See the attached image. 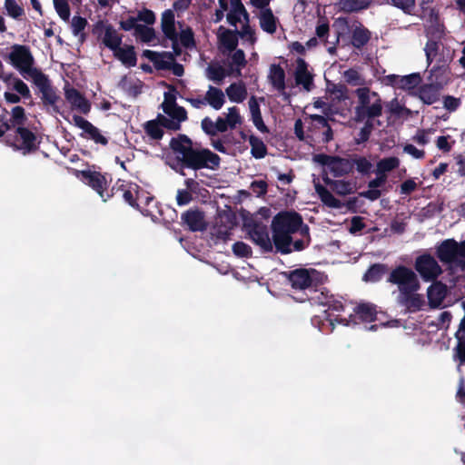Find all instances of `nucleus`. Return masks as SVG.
I'll list each match as a JSON object with an SVG mask.
<instances>
[{"label": "nucleus", "instance_id": "obj_1", "mask_svg": "<svg viewBox=\"0 0 465 465\" xmlns=\"http://www.w3.org/2000/svg\"><path fill=\"white\" fill-rule=\"evenodd\" d=\"M11 64L25 78L32 79L38 93L41 94V101L44 107L51 114H61L59 103H63L58 90L54 87L49 76L41 69L35 67V58L27 45H15L9 54Z\"/></svg>", "mask_w": 465, "mask_h": 465}, {"label": "nucleus", "instance_id": "obj_2", "mask_svg": "<svg viewBox=\"0 0 465 465\" xmlns=\"http://www.w3.org/2000/svg\"><path fill=\"white\" fill-rule=\"evenodd\" d=\"M27 122L25 108L15 106L9 118L11 129L6 135V145L23 155L35 153L40 149L43 139L38 128Z\"/></svg>", "mask_w": 465, "mask_h": 465}, {"label": "nucleus", "instance_id": "obj_3", "mask_svg": "<svg viewBox=\"0 0 465 465\" xmlns=\"http://www.w3.org/2000/svg\"><path fill=\"white\" fill-rule=\"evenodd\" d=\"M172 151L183 168L194 171L208 169L215 171L220 167L221 157L208 148L194 145L186 134H180L173 137L169 143Z\"/></svg>", "mask_w": 465, "mask_h": 465}, {"label": "nucleus", "instance_id": "obj_4", "mask_svg": "<svg viewBox=\"0 0 465 465\" xmlns=\"http://www.w3.org/2000/svg\"><path fill=\"white\" fill-rule=\"evenodd\" d=\"M272 241L277 252L288 254L292 252V234L300 232L302 237L309 238V227L303 223L302 217L294 211L277 213L272 221Z\"/></svg>", "mask_w": 465, "mask_h": 465}, {"label": "nucleus", "instance_id": "obj_5", "mask_svg": "<svg viewBox=\"0 0 465 465\" xmlns=\"http://www.w3.org/2000/svg\"><path fill=\"white\" fill-rule=\"evenodd\" d=\"M358 101L354 107L353 120L356 123L373 122L382 115L383 102L377 92L369 87H360L355 90Z\"/></svg>", "mask_w": 465, "mask_h": 465}, {"label": "nucleus", "instance_id": "obj_6", "mask_svg": "<svg viewBox=\"0 0 465 465\" xmlns=\"http://www.w3.org/2000/svg\"><path fill=\"white\" fill-rule=\"evenodd\" d=\"M437 258L445 264L465 266V240L446 239L436 247Z\"/></svg>", "mask_w": 465, "mask_h": 465}, {"label": "nucleus", "instance_id": "obj_7", "mask_svg": "<svg viewBox=\"0 0 465 465\" xmlns=\"http://www.w3.org/2000/svg\"><path fill=\"white\" fill-rule=\"evenodd\" d=\"M292 288L298 291L312 290L321 283V273L315 269L298 268L282 272Z\"/></svg>", "mask_w": 465, "mask_h": 465}, {"label": "nucleus", "instance_id": "obj_8", "mask_svg": "<svg viewBox=\"0 0 465 465\" xmlns=\"http://www.w3.org/2000/svg\"><path fill=\"white\" fill-rule=\"evenodd\" d=\"M242 227L250 239L258 245L263 252L272 251V244L269 237L267 225L261 220L254 217H246L243 219Z\"/></svg>", "mask_w": 465, "mask_h": 465}, {"label": "nucleus", "instance_id": "obj_9", "mask_svg": "<svg viewBox=\"0 0 465 465\" xmlns=\"http://www.w3.org/2000/svg\"><path fill=\"white\" fill-rule=\"evenodd\" d=\"M388 282L398 286L399 293L410 289L419 290L420 287L416 273L404 265H399L393 269L389 275Z\"/></svg>", "mask_w": 465, "mask_h": 465}, {"label": "nucleus", "instance_id": "obj_10", "mask_svg": "<svg viewBox=\"0 0 465 465\" xmlns=\"http://www.w3.org/2000/svg\"><path fill=\"white\" fill-rule=\"evenodd\" d=\"M140 186L134 183H126L118 179L115 184L111 188L110 193H106V198H111L115 194L121 193V196L126 203L135 209H140V203H143V195L139 193Z\"/></svg>", "mask_w": 465, "mask_h": 465}, {"label": "nucleus", "instance_id": "obj_11", "mask_svg": "<svg viewBox=\"0 0 465 465\" xmlns=\"http://www.w3.org/2000/svg\"><path fill=\"white\" fill-rule=\"evenodd\" d=\"M414 266L421 278L426 282L434 281L442 273L441 267L434 257L429 253L417 257Z\"/></svg>", "mask_w": 465, "mask_h": 465}, {"label": "nucleus", "instance_id": "obj_12", "mask_svg": "<svg viewBox=\"0 0 465 465\" xmlns=\"http://www.w3.org/2000/svg\"><path fill=\"white\" fill-rule=\"evenodd\" d=\"M422 79L419 73L408 75L388 74L384 76L383 83L396 89L411 92L420 85Z\"/></svg>", "mask_w": 465, "mask_h": 465}, {"label": "nucleus", "instance_id": "obj_13", "mask_svg": "<svg viewBox=\"0 0 465 465\" xmlns=\"http://www.w3.org/2000/svg\"><path fill=\"white\" fill-rule=\"evenodd\" d=\"M80 175L84 183L94 190L104 202L109 199L106 198V193H110V192L107 191L108 182L105 175L91 170H83L80 172Z\"/></svg>", "mask_w": 465, "mask_h": 465}, {"label": "nucleus", "instance_id": "obj_14", "mask_svg": "<svg viewBox=\"0 0 465 465\" xmlns=\"http://www.w3.org/2000/svg\"><path fill=\"white\" fill-rule=\"evenodd\" d=\"M73 121L75 126L83 130V132L80 134V136L82 138L90 139L94 141L95 143L104 146L108 144V139L105 136H104L101 134L100 130L88 120H86L81 115L74 114L73 115Z\"/></svg>", "mask_w": 465, "mask_h": 465}, {"label": "nucleus", "instance_id": "obj_15", "mask_svg": "<svg viewBox=\"0 0 465 465\" xmlns=\"http://www.w3.org/2000/svg\"><path fill=\"white\" fill-rule=\"evenodd\" d=\"M217 39L223 54L234 51L239 44L238 29H228L220 26L217 33Z\"/></svg>", "mask_w": 465, "mask_h": 465}, {"label": "nucleus", "instance_id": "obj_16", "mask_svg": "<svg viewBox=\"0 0 465 465\" xmlns=\"http://www.w3.org/2000/svg\"><path fill=\"white\" fill-rule=\"evenodd\" d=\"M183 224L186 225L191 232H201L205 230L206 223L204 213L199 209H189L181 216Z\"/></svg>", "mask_w": 465, "mask_h": 465}, {"label": "nucleus", "instance_id": "obj_17", "mask_svg": "<svg viewBox=\"0 0 465 465\" xmlns=\"http://www.w3.org/2000/svg\"><path fill=\"white\" fill-rule=\"evenodd\" d=\"M294 79L297 85H302L306 91H311L313 86V75L308 71V64L303 58L296 59Z\"/></svg>", "mask_w": 465, "mask_h": 465}, {"label": "nucleus", "instance_id": "obj_18", "mask_svg": "<svg viewBox=\"0 0 465 465\" xmlns=\"http://www.w3.org/2000/svg\"><path fill=\"white\" fill-rule=\"evenodd\" d=\"M417 291L410 289L402 293H399L397 297L398 303L404 306L411 312L421 310L424 301L421 295L417 293Z\"/></svg>", "mask_w": 465, "mask_h": 465}, {"label": "nucleus", "instance_id": "obj_19", "mask_svg": "<svg viewBox=\"0 0 465 465\" xmlns=\"http://www.w3.org/2000/svg\"><path fill=\"white\" fill-rule=\"evenodd\" d=\"M376 177L368 183L369 190L361 192L359 195L366 198L371 202L378 200L381 196V191L379 188L382 187L388 180V175L381 173L377 169L374 171Z\"/></svg>", "mask_w": 465, "mask_h": 465}, {"label": "nucleus", "instance_id": "obj_20", "mask_svg": "<svg viewBox=\"0 0 465 465\" xmlns=\"http://www.w3.org/2000/svg\"><path fill=\"white\" fill-rule=\"evenodd\" d=\"M64 96L71 105L79 110L82 114H87L90 112L91 103L79 90L74 87H65Z\"/></svg>", "mask_w": 465, "mask_h": 465}, {"label": "nucleus", "instance_id": "obj_21", "mask_svg": "<svg viewBox=\"0 0 465 465\" xmlns=\"http://www.w3.org/2000/svg\"><path fill=\"white\" fill-rule=\"evenodd\" d=\"M353 314L350 315L349 322L356 323V319L363 322H373L377 319L376 306L371 303H360L353 309Z\"/></svg>", "mask_w": 465, "mask_h": 465}, {"label": "nucleus", "instance_id": "obj_22", "mask_svg": "<svg viewBox=\"0 0 465 465\" xmlns=\"http://www.w3.org/2000/svg\"><path fill=\"white\" fill-rule=\"evenodd\" d=\"M143 55L152 61L157 70H170L172 61H174L171 52H163L160 54L152 50H144Z\"/></svg>", "mask_w": 465, "mask_h": 465}, {"label": "nucleus", "instance_id": "obj_23", "mask_svg": "<svg viewBox=\"0 0 465 465\" xmlns=\"http://www.w3.org/2000/svg\"><path fill=\"white\" fill-rule=\"evenodd\" d=\"M427 294L430 304L433 307L439 306L447 295V286L441 282H434L428 288Z\"/></svg>", "mask_w": 465, "mask_h": 465}, {"label": "nucleus", "instance_id": "obj_24", "mask_svg": "<svg viewBox=\"0 0 465 465\" xmlns=\"http://www.w3.org/2000/svg\"><path fill=\"white\" fill-rule=\"evenodd\" d=\"M353 170V163L351 158H342L340 156H334L332 160L330 172L334 177H341L349 174Z\"/></svg>", "mask_w": 465, "mask_h": 465}, {"label": "nucleus", "instance_id": "obj_25", "mask_svg": "<svg viewBox=\"0 0 465 465\" xmlns=\"http://www.w3.org/2000/svg\"><path fill=\"white\" fill-rule=\"evenodd\" d=\"M161 29L167 39L178 36L175 28V17L173 10L167 9L162 14Z\"/></svg>", "mask_w": 465, "mask_h": 465}, {"label": "nucleus", "instance_id": "obj_26", "mask_svg": "<svg viewBox=\"0 0 465 465\" xmlns=\"http://www.w3.org/2000/svg\"><path fill=\"white\" fill-rule=\"evenodd\" d=\"M249 109L252 116V121L254 126L262 134H268L269 128L264 124L260 109V104L254 96H252L249 100Z\"/></svg>", "mask_w": 465, "mask_h": 465}, {"label": "nucleus", "instance_id": "obj_27", "mask_svg": "<svg viewBox=\"0 0 465 465\" xmlns=\"http://www.w3.org/2000/svg\"><path fill=\"white\" fill-rule=\"evenodd\" d=\"M123 35L118 34L112 25L104 27L103 44L114 53L121 47Z\"/></svg>", "mask_w": 465, "mask_h": 465}, {"label": "nucleus", "instance_id": "obj_28", "mask_svg": "<svg viewBox=\"0 0 465 465\" xmlns=\"http://www.w3.org/2000/svg\"><path fill=\"white\" fill-rule=\"evenodd\" d=\"M371 0H339L338 5L345 14L359 13L370 7Z\"/></svg>", "mask_w": 465, "mask_h": 465}, {"label": "nucleus", "instance_id": "obj_29", "mask_svg": "<svg viewBox=\"0 0 465 465\" xmlns=\"http://www.w3.org/2000/svg\"><path fill=\"white\" fill-rule=\"evenodd\" d=\"M371 38V31L361 24L356 26L351 33V45L356 49L361 50Z\"/></svg>", "mask_w": 465, "mask_h": 465}, {"label": "nucleus", "instance_id": "obj_30", "mask_svg": "<svg viewBox=\"0 0 465 465\" xmlns=\"http://www.w3.org/2000/svg\"><path fill=\"white\" fill-rule=\"evenodd\" d=\"M114 55L127 67H134L137 64V56L133 45L120 47L114 53Z\"/></svg>", "mask_w": 465, "mask_h": 465}, {"label": "nucleus", "instance_id": "obj_31", "mask_svg": "<svg viewBox=\"0 0 465 465\" xmlns=\"http://www.w3.org/2000/svg\"><path fill=\"white\" fill-rule=\"evenodd\" d=\"M329 32H330V25L327 21L318 24V25L316 26V29H315V34H316L317 37L324 44V45L327 46L328 53L330 54H336L337 45L339 44L340 39H339V35H338L336 37L335 42H333L331 44V45L328 46L329 41L327 38L329 35Z\"/></svg>", "mask_w": 465, "mask_h": 465}, {"label": "nucleus", "instance_id": "obj_32", "mask_svg": "<svg viewBox=\"0 0 465 465\" xmlns=\"http://www.w3.org/2000/svg\"><path fill=\"white\" fill-rule=\"evenodd\" d=\"M261 28L268 33L274 34L277 29V18L271 8L262 10L259 15Z\"/></svg>", "mask_w": 465, "mask_h": 465}, {"label": "nucleus", "instance_id": "obj_33", "mask_svg": "<svg viewBox=\"0 0 465 465\" xmlns=\"http://www.w3.org/2000/svg\"><path fill=\"white\" fill-rule=\"evenodd\" d=\"M268 78L277 90L283 91L285 89V72L280 64L271 65Z\"/></svg>", "mask_w": 465, "mask_h": 465}, {"label": "nucleus", "instance_id": "obj_34", "mask_svg": "<svg viewBox=\"0 0 465 465\" xmlns=\"http://www.w3.org/2000/svg\"><path fill=\"white\" fill-rule=\"evenodd\" d=\"M315 191L324 205L335 209L342 207L341 202L335 198L332 193L320 183H315Z\"/></svg>", "mask_w": 465, "mask_h": 465}, {"label": "nucleus", "instance_id": "obj_35", "mask_svg": "<svg viewBox=\"0 0 465 465\" xmlns=\"http://www.w3.org/2000/svg\"><path fill=\"white\" fill-rule=\"evenodd\" d=\"M417 95L425 104L429 105L437 102L440 97L438 89L432 84L420 86Z\"/></svg>", "mask_w": 465, "mask_h": 465}, {"label": "nucleus", "instance_id": "obj_36", "mask_svg": "<svg viewBox=\"0 0 465 465\" xmlns=\"http://www.w3.org/2000/svg\"><path fill=\"white\" fill-rule=\"evenodd\" d=\"M205 101L213 109L220 110L225 103V98L223 91L217 87L209 86L205 94Z\"/></svg>", "mask_w": 465, "mask_h": 465}, {"label": "nucleus", "instance_id": "obj_37", "mask_svg": "<svg viewBox=\"0 0 465 465\" xmlns=\"http://www.w3.org/2000/svg\"><path fill=\"white\" fill-rule=\"evenodd\" d=\"M325 183L339 195H347L353 193L352 185L348 181L331 180L328 177L323 179Z\"/></svg>", "mask_w": 465, "mask_h": 465}, {"label": "nucleus", "instance_id": "obj_38", "mask_svg": "<svg viewBox=\"0 0 465 465\" xmlns=\"http://www.w3.org/2000/svg\"><path fill=\"white\" fill-rule=\"evenodd\" d=\"M330 302H329L328 306H327L328 310L325 311V314H326L325 318L327 321H329L330 325L333 328V326H334L333 322H345V325H348L349 324L348 320L339 318V316H337L334 320H332L331 318V314L328 312V311H332V312H337L344 311V305H343L342 302L339 299H336L334 297V295H332V299H330Z\"/></svg>", "mask_w": 465, "mask_h": 465}, {"label": "nucleus", "instance_id": "obj_39", "mask_svg": "<svg viewBox=\"0 0 465 465\" xmlns=\"http://www.w3.org/2000/svg\"><path fill=\"white\" fill-rule=\"evenodd\" d=\"M387 271V265L382 263H374L369 267L363 275L365 282H379Z\"/></svg>", "mask_w": 465, "mask_h": 465}, {"label": "nucleus", "instance_id": "obj_40", "mask_svg": "<svg viewBox=\"0 0 465 465\" xmlns=\"http://www.w3.org/2000/svg\"><path fill=\"white\" fill-rule=\"evenodd\" d=\"M251 145V153L256 159L264 158L267 154V147L265 143L257 136L252 134L249 137Z\"/></svg>", "mask_w": 465, "mask_h": 465}, {"label": "nucleus", "instance_id": "obj_41", "mask_svg": "<svg viewBox=\"0 0 465 465\" xmlns=\"http://www.w3.org/2000/svg\"><path fill=\"white\" fill-rule=\"evenodd\" d=\"M351 162L353 163V168L355 167L359 173L363 176L371 174L373 165L365 156L354 154L351 157Z\"/></svg>", "mask_w": 465, "mask_h": 465}, {"label": "nucleus", "instance_id": "obj_42", "mask_svg": "<svg viewBox=\"0 0 465 465\" xmlns=\"http://www.w3.org/2000/svg\"><path fill=\"white\" fill-rule=\"evenodd\" d=\"M400 159L396 156H391L381 159L377 164L376 169L379 173L387 174L388 173L397 169L400 166Z\"/></svg>", "mask_w": 465, "mask_h": 465}, {"label": "nucleus", "instance_id": "obj_43", "mask_svg": "<svg viewBox=\"0 0 465 465\" xmlns=\"http://www.w3.org/2000/svg\"><path fill=\"white\" fill-rule=\"evenodd\" d=\"M226 94L230 101L242 103L245 99L247 92L244 86L232 84L226 88Z\"/></svg>", "mask_w": 465, "mask_h": 465}, {"label": "nucleus", "instance_id": "obj_44", "mask_svg": "<svg viewBox=\"0 0 465 465\" xmlns=\"http://www.w3.org/2000/svg\"><path fill=\"white\" fill-rule=\"evenodd\" d=\"M134 35L139 38L143 43L146 44L153 42L156 37L155 30L153 27L144 25H138Z\"/></svg>", "mask_w": 465, "mask_h": 465}, {"label": "nucleus", "instance_id": "obj_45", "mask_svg": "<svg viewBox=\"0 0 465 465\" xmlns=\"http://www.w3.org/2000/svg\"><path fill=\"white\" fill-rule=\"evenodd\" d=\"M143 130L152 140L155 141L161 140L164 134L163 129L156 122L151 120L144 123Z\"/></svg>", "mask_w": 465, "mask_h": 465}, {"label": "nucleus", "instance_id": "obj_46", "mask_svg": "<svg viewBox=\"0 0 465 465\" xmlns=\"http://www.w3.org/2000/svg\"><path fill=\"white\" fill-rule=\"evenodd\" d=\"M140 194L143 195V203L138 202L140 203V209H138L143 215L146 216H153V211L151 208V204L153 203L156 206V202L154 197L150 195L147 192L143 191L140 188Z\"/></svg>", "mask_w": 465, "mask_h": 465}, {"label": "nucleus", "instance_id": "obj_47", "mask_svg": "<svg viewBox=\"0 0 465 465\" xmlns=\"http://www.w3.org/2000/svg\"><path fill=\"white\" fill-rule=\"evenodd\" d=\"M232 52L233 54L231 56L232 65H235L236 69L232 68V71L235 72L237 75H240L242 68L245 67L247 64L245 54L243 50L237 48Z\"/></svg>", "mask_w": 465, "mask_h": 465}, {"label": "nucleus", "instance_id": "obj_48", "mask_svg": "<svg viewBox=\"0 0 465 465\" xmlns=\"http://www.w3.org/2000/svg\"><path fill=\"white\" fill-rule=\"evenodd\" d=\"M207 77L216 83L222 82L229 73L220 64H210L207 69Z\"/></svg>", "mask_w": 465, "mask_h": 465}, {"label": "nucleus", "instance_id": "obj_49", "mask_svg": "<svg viewBox=\"0 0 465 465\" xmlns=\"http://www.w3.org/2000/svg\"><path fill=\"white\" fill-rule=\"evenodd\" d=\"M178 41H180L181 45L184 48H193L196 43L193 29L188 26L185 29L182 30L180 35H178Z\"/></svg>", "mask_w": 465, "mask_h": 465}, {"label": "nucleus", "instance_id": "obj_50", "mask_svg": "<svg viewBox=\"0 0 465 465\" xmlns=\"http://www.w3.org/2000/svg\"><path fill=\"white\" fill-rule=\"evenodd\" d=\"M374 128V122L365 121L364 125L361 128L357 137H355V143L361 144L363 143H366L370 139Z\"/></svg>", "mask_w": 465, "mask_h": 465}, {"label": "nucleus", "instance_id": "obj_51", "mask_svg": "<svg viewBox=\"0 0 465 465\" xmlns=\"http://www.w3.org/2000/svg\"><path fill=\"white\" fill-rule=\"evenodd\" d=\"M168 117L182 124L188 119L187 111L179 104L163 112Z\"/></svg>", "mask_w": 465, "mask_h": 465}, {"label": "nucleus", "instance_id": "obj_52", "mask_svg": "<svg viewBox=\"0 0 465 465\" xmlns=\"http://www.w3.org/2000/svg\"><path fill=\"white\" fill-rule=\"evenodd\" d=\"M455 338L458 340V343L454 348V356L460 361V364H465V335L456 331Z\"/></svg>", "mask_w": 465, "mask_h": 465}, {"label": "nucleus", "instance_id": "obj_53", "mask_svg": "<svg viewBox=\"0 0 465 465\" xmlns=\"http://www.w3.org/2000/svg\"><path fill=\"white\" fill-rule=\"evenodd\" d=\"M313 289L314 295L310 298L312 303L327 307L328 303L331 302L330 299H332V294H330L328 291L318 292L317 288Z\"/></svg>", "mask_w": 465, "mask_h": 465}, {"label": "nucleus", "instance_id": "obj_54", "mask_svg": "<svg viewBox=\"0 0 465 465\" xmlns=\"http://www.w3.org/2000/svg\"><path fill=\"white\" fill-rule=\"evenodd\" d=\"M345 81L351 85H363L365 81L360 73L353 68H350L343 73Z\"/></svg>", "mask_w": 465, "mask_h": 465}, {"label": "nucleus", "instance_id": "obj_55", "mask_svg": "<svg viewBox=\"0 0 465 465\" xmlns=\"http://www.w3.org/2000/svg\"><path fill=\"white\" fill-rule=\"evenodd\" d=\"M226 122L229 124L230 129H234L238 124H242V118L239 109L236 106L230 107L226 115Z\"/></svg>", "mask_w": 465, "mask_h": 465}, {"label": "nucleus", "instance_id": "obj_56", "mask_svg": "<svg viewBox=\"0 0 465 465\" xmlns=\"http://www.w3.org/2000/svg\"><path fill=\"white\" fill-rule=\"evenodd\" d=\"M232 252L235 256L240 258H249L252 254L251 246L240 241L232 244Z\"/></svg>", "mask_w": 465, "mask_h": 465}, {"label": "nucleus", "instance_id": "obj_57", "mask_svg": "<svg viewBox=\"0 0 465 465\" xmlns=\"http://www.w3.org/2000/svg\"><path fill=\"white\" fill-rule=\"evenodd\" d=\"M5 8L6 9L7 14L15 19H17L24 15V8L20 6L15 0H5Z\"/></svg>", "mask_w": 465, "mask_h": 465}, {"label": "nucleus", "instance_id": "obj_58", "mask_svg": "<svg viewBox=\"0 0 465 465\" xmlns=\"http://www.w3.org/2000/svg\"><path fill=\"white\" fill-rule=\"evenodd\" d=\"M54 5L60 18L64 21H68L70 17V7L67 0H54Z\"/></svg>", "mask_w": 465, "mask_h": 465}, {"label": "nucleus", "instance_id": "obj_59", "mask_svg": "<svg viewBox=\"0 0 465 465\" xmlns=\"http://www.w3.org/2000/svg\"><path fill=\"white\" fill-rule=\"evenodd\" d=\"M13 89L24 99H32V94L27 84L20 78L15 77L13 83Z\"/></svg>", "mask_w": 465, "mask_h": 465}, {"label": "nucleus", "instance_id": "obj_60", "mask_svg": "<svg viewBox=\"0 0 465 465\" xmlns=\"http://www.w3.org/2000/svg\"><path fill=\"white\" fill-rule=\"evenodd\" d=\"M403 106L404 105H401L399 103L397 98H393L391 101L386 103V113H389L391 116H394L397 119H400Z\"/></svg>", "mask_w": 465, "mask_h": 465}, {"label": "nucleus", "instance_id": "obj_61", "mask_svg": "<svg viewBox=\"0 0 465 465\" xmlns=\"http://www.w3.org/2000/svg\"><path fill=\"white\" fill-rule=\"evenodd\" d=\"M201 127L203 132L212 137H214L218 134L216 130L215 122H213L210 117H204L201 122Z\"/></svg>", "mask_w": 465, "mask_h": 465}, {"label": "nucleus", "instance_id": "obj_62", "mask_svg": "<svg viewBox=\"0 0 465 465\" xmlns=\"http://www.w3.org/2000/svg\"><path fill=\"white\" fill-rule=\"evenodd\" d=\"M391 4L408 15H411L415 7V0H391Z\"/></svg>", "mask_w": 465, "mask_h": 465}, {"label": "nucleus", "instance_id": "obj_63", "mask_svg": "<svg viewBox=\"0 0 465 465\" xmlns=\"http://www.w3.org/2000/svg\"><path fill=\"white\" fill-rule=\"evenodd\" d=\"M433 0H421L420 5L424 16H429L430 21L438 18V13L435 11L431 5Z\"/></svg>", "mask_w": 465, "mask_h": 465}, {"label": "nucleus", "instance_id": "obj_64", "mask_svg": "<svg viewBox=\"0 0 465 465\" xmlns=\"http://www.w3.org/2000/svg\"><path fill=\"white\" fill-rule=\"evenodd\" d=\"M136 18L137 21H142L149 25H153L156 20L155 14L152 10L145 7L138 12Z\"/></svg>", "mask_w": 465, "mask_h": 465}]
</instances>
